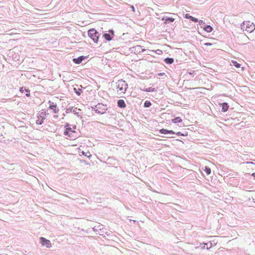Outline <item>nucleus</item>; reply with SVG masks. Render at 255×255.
<instances>
[{"mask_svg": "<svg viewBox=\"0 0 255 255\" xmlns=\"http://www.w3.org/2000/svg\"><path fill=\"white\" fill-rule=\"evenodd\" d=\"M128 85L126 82L121 79L118 80L116 83V89L119 94H124L128 88Z\"/></svg>", "mask_w": 255, "mask_h": 255, "instance_id": "obj_2", "label": "nucleus"}, {"mask_svg": "<svg viewBox=\"0 0 255 255\" xmlns=\"http://www.w3.org/2000/svg\"><path fill=\"white\" fill-rule=\"evenodd\" d=\"M44 120V118H42L41 116H40V117H38V119L36 121V124L41 125L43 123Z\"/></svg>", "mask_w": 255, "mask_h": 255, "instance_id": "obj_14", "label": "nucleus"}, {"mask_svg": "<svg viewBox=\"0 0 255 255\" xmlns=\"http://www.w3.org/2000/svg\"><path fill=\"white\" fill-rule=\"evenodd\" d=\"M191 16L189 15V14L186 13L185 15V17L186 18L191 19Z\"/></svg>", "mask_w": 255, "mask_h": 255, "instance_id": "obj_28", "label": "nucleus"}, {"mask_svg": "<svg viewBox=\"0 0 255 255\" xmlns=\"http://www.w3.org/2000/svg\"><path fill=\"white\" fill-rule=\"evenodd\" d=\"M133 49H134V51L137 52H140L145 51V49H143L142 48V46H141L140 45H136L133 47Z\"/></svg>", "mask_w": 255, "mask_h": 255, "instance_id": "obj_9", "label": "nucleus"}, {"mask_svg": "<svg viewBox=\"0 0 255 255\" xmlns=\"http://www.w3.org/2000/svg\"><path fill=\"white\" fill-rule=\"evenodd\" d=\"M65 130L64 135L66 136V138L69 139H74L78 136V133L75 131V128H71L68 124L65 126Z\"/></svg>", "mask_w": 255, "mask_h": 255, "instance_id": "obj_1", "label": "nucleus"}, {"mask_svg": "<svg viewBox=\"0 0 255 255\" xmlns=\"http://www.w3.org/2000/svg\"><path fill=\"white\" fill-rule=\"evenodd\" d=\"M164 61L167 64H171L173 63L174 60L173 58H167L165 59Z\"/></svg>", "mask_w": 255, "mask_h": 255, "instance_id": "obj_15", "label": "nucleus"}, {"mask_svg": "<svg viewBox=\"0 0 255 255\" xmlns=\"http://www.w3.org/2000/svg\"><path fill=\"white\" fill-rule=\"evenodd\" d=\"M172 122L173 123H179L182 122V120L180 117H176L172 120Z\"/></svg>", "mask_w": 255, "mask_h": 255, "instance_id": "obj_13", "label": "nucleus"}, {"mask_svg": "<svg viewBox=\"0 0 255 255\" xmlns=\"http://www.w3.org/2000/svg\"><path fill=\"white\" fill-rule=\"evenodd\" d=\"M88 34L89 36L92 39L95 43H98L99 40L98 33L95 29L92 28L89 29Z\"/></svg>", "mask_w": 255, "mask_h": 255, "instance_id": "obj_4", "label": "nucleus"}, {"mask_svg": "<svg viewBox=\"0 0 255 255\" xmlns=\"http://www.w3.org/2000/svg\"><path fill=\"white\" fill-rule=\"evenodd\" d=\"M242 28L244 31H246L249 32H251L255 29V25L250 21H244L243 23Z\"/></svg>", "mask_w": 255, "mask_h": 255, "instance_id": "obj_3", "label": "nucleus"}, {"mask_svg": "<svg viewBox=\"0 0 255 255\" xmlns=\"http://www.w3.org/2000/svg\"><path fill=\"white\" fill-rule=\"evenodd\" d=\"M40 242L43 246H45L47 248L51 247V244L50 241L43 237L40 238Z\"/></svg>", "mask_w": 255, "mask_h": 255, "instance_id": "obj_5", "label": "nucleus"}, {"mask_svg": "<svg viewBox=\"0 0 255 255\" xmlns=\"http://www.w3.org/2000/svg\"><path fill=\"white\" fill-rule=\"evenodd\" d=\"M232 63L233 64V65L236 67V68H240L241 67V65L240 64H239L238 63H237V61H234V60H232Z\"/></svg>", "mask_w": 255, "mask_h": 255, "instance_id": "obj_20", "label": "nucleus"}, {"mask_svg": "<svg viewBox=\"0 0 255 255\" xmlns=\"http://www.w3.org/2000/svg\"><path fill=\"white\" fill-rule=\"evenodd\" d=\"M20 92L21 93H25L26 96L27 97L30 96V90L28 89H26L25 87H21L20 89Z\"/></svg>", "mask_w": 255, "mask_h": 255, "instance_id": "obj_6", "label": "nucleus"}, {"mask_svg": "<svg viewBox=\"0 0 255 255\" xmlns=\"http://www.w3.org/2000/svg\"><path fill=\"white\" fill-rule=\"evenodd\" d=\"M255 166V164H254L253 163H250L249 164V168L254 169Z\"/></svg>", "mask_w": 255, "mask_h": 255, "instance_id": "obj_25", "label": "nucleus"}, {"mask_svg": "<svg viewBox=\"0 0 255 255\" xmlns=\"http://www.w3.org/2000/svg\"><path fill=\"white\" fill-rule=\"evenodd\" d=\"M82 153L83 155L85 156H87L89 158H90L91 156H92V155L89 152H84V151H82Z\"/></svg>", "mask_w": 255, "mask_h": 255, "instance_id": "obj_19", "label": "nucleus"}, {"mask_svg": "<svg viewBox=\"0 0 255 255\" xmlns=\"http://www.w3.org/2000/svg\"><path fill=\"white\" fill-rule=\"evenodd\" d=\"M155 53H156L157 54H158V55H161L162 54V50H160V49H157L156 50H155V51H153Z\"/></svg>", "mask_w": 255, "mask_h": 255, "instance_id": "obj_26", "label": "nucleus"}, {"mask_svg": "<svg viewBox=\"0 0 255 255\" xmlns=\"http://www.w3.org/2000/svg\"><path fill=\"white\" fill-rule=\"evenodd\" d=\"M151 102L150 101H146L145 102H144V106L145 107H149L151 106Z\"/></svg>", "mask_w": 255, "mask_h": 255, "instance_id": "obj_23", "label": "nucleus"}, {"mask_svg": "<svg viewBox=\"0 0 255 255\" xmlns=\"http://www.w3.org/2000/svg\"><path fill=\"white\" fill-rule=\"evenodd\" d=\"M204 171L206 172V173L207 175H209L211 173V169L210 167H209L208 166H206L205 167Z\"/></svg>", "mask_w": 255, "mask_h": 255, "instance_id": "obj_18", "label": "nucleus"}, {"mask_svg": "<svg viewBox=\"0 0 255 255\" xmlns=\"http://www.w3.org/2000/svg\"><path fill=\"white\" fill-rule=\"evenodd\" d=\"M103 37L108 41H110L112 40V37L111 35L108 33H105L104 34Z\"/></svg>", "mask_w": 255, "mask_h": 255, "instance_id": "obj_17", "label": "nucleus"}, {"mask_svg": "<svg viewBox=\"0 0 255 255\" xmlns=\"http://www.w3.org/2000/svg\"><path fill=\"white\" fill-rule=\"evenodd\" d=\"M204 30L207 32H210L212 31L213 28L210 25H207L203 28Z\"/></svg>", "mask_w": 255, "mask_h": 255, "instance_id": "obj_16", "label": "nucleus"}, {"mask_svg": "<svg viewBox=\"0 0 255 255\" xmlns=\"http://www.w3.org/2000/svg\"><path fill=\"white\" fill-rule=\"evenodd\" d=\"M131 8H132V11H134V8L133 6H132Z\"/></svg>", "mask_w": 255, "mask_h": 255, "instance_id": "obj_31", "label": "nucleus"}, {"mask_svg": "<svg viewBox=\"0 0 255 255\" xmlns=\"http://www.w3.org/2000/svg\"><path fill=\"white\" fill-rule=\"evenodd\" d=\"M192 21L195 22H197L198 21V19L195 17H194L193 16H191V19H190Z\"/></svg>", "mask_w": 255, "mask_h": 255, "instance_id": "obj_27", "label": "nucleus"}, {"mask_svg": "<svg viewBox=\"0 0 255 255\" xmlns=\"http://www.w3.org/2000/svg\"><path fill=\"white\" fill-rule=\"evenodd\" d=\"M165 23H167L168 21L171 22H173L174 21V18L168 17V18H166L165 19Z\"/></svg>", "mask_w": 255, "mask_h": 255, "instance_id": "obj_21", "label": "nucleus"}, {"mask_svg": "<svg viewBox=\"0 0 255 255\" xmlns=\"http://www.w3.org/2000/svg\"><path fill=\"white\" fill-rule=\"evenodd\" d=\"M85 59V57L82 56L79 57L78 58H74L73 59V62L79 64L82 63V61Z\"/></svg>", "mask_w": 255, "mask_h": 255, "instance_id": "obj_8", "label": "nucleus"}, {"mask_svg": "<svg viewBox=\"0 0 255 255\" xmlns=\"http://www.w3.org/2000/svg\"><path fill=\"white\" fill-rule=\"evenodd\" d=\"M49 103L50 104L49 108L53 110L54 113H57L58 110L57 108L56 105H54L53 103H52L50 101H49Z\"/></svg>", "mask_w": 255, "mask_h": 255, "instance_id": "obj_7", "label": "nucleus"}, {"mask_svg": "<svg viewBox=\"0 0 255 255\" xmlns=\"http://www.w3.org/2000/svg\"><path fill=\"white\" fill-rule=\"evenodd\" d=\"M212 45V44L210 43H206L204 44V45H206V46H210Z\"/></svg>", "mask_w": 255, "mask_h": 255, "instance_id": "obj_29", "label": "nucleus"}, {"mask_svg": "<svg viewBox=\"0 0 255 255\" xmlns=\"http://www.w3.org/2000/svg\"><path fill=\"white\" fill-rule=\"evenodd\" d=\"M220 105L222 106V110L223 112H225L228 111L229 106L226 103H223Z\"/></svg>", "mask_w": 255, "mask_h": 255, "instance_id": "obj_12", "label": "nucleus"}, {"mask_svg": "<svg viewBox=\"0 0 255 255\" xmlns=\"http://www.w3.org/2000/svg\"><path fill=\"white\" fill-rule=\"evenodd\" d=\"M118 106L122 108H124L126 107V103L123 100H119L118 101Z\"/></svg>", "mask_w": 255, "mask_h": 255, "instance_id": "obj_11", "label": "nucleus"}, {"mask_svg": "<svg viewBox=\"0 0 255 255\" xmlns=\"http://www.w3.org/2000/svg\"><path fill=\"white\" fill-rule=\"evenodd\" d=\"M145 91L147 92H155V89L154 88H152V87H149L147 89H146V90H145Z\"/></svg>", "mask_w": 255, "mask_h": 255, "instance_id": "obj_22", "label": "nucleus"}, {"mask_svg": "<svg viewBox=\"0 0 255 255\" xmlns=\"http://www.w3.org/2000/svg\"><path fill=\"white\" fill-rule=\"evenodd\" d=\"M242 70H244V67H242Z\"/></svg>", "mask_w": 255, "mask_h": 255, "instance_id": "obj_32", "label": "nucleus"}, {"mask_svg": "<svg viewBox=\"0 0 255 255\" xmlns=\"http://www.w3.org/2000/svg\"><path fill=\"white\" fill-rule=\"evenodd\" d=\"M199 24L200 25H201L203 23V20H200L199 21Z\"/></svg>", "mask_w": 255, "mask_h": 255, "instance_id": "obj_30", "label": "nucleus"}, {"mask_svg": "<svg viewBox=\"0 0 255 255\" xmlns=\"http://www.w3.org/2000/svg\"><path fill=\"white\" fill-rule=\"evenodd\" d=\"M176 134L178 136H187L188 135V133L186 132L185 133H182L180 132H178L176 133Z\"/></svg>", "mask_w": 255, "mask_h": 255, "instance_id": "obj_24", "label": "nucleus"}, {"mask_svg": "<svg viewBox=\"0 0 255 255\" xmlns=\"http://www.w3.org/2000/svg\"><path fill=\"white\" fill-rule=\"evenodd\" d=\"M159 132L162 134H167V133H172L174 134L175 132L172 130H169L164 128L161 129L159 130Z\"/></svg>", "mask_w": 255, "mask_h": 255, "instance_id": "obj_10", "label": "nucleus"}]
</instances>
